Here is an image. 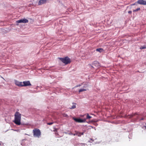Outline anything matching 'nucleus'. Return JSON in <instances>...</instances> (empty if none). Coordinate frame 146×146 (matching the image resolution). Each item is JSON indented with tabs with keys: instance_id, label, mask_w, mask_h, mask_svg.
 I'll list each match as a JSON object with an SVG mask.
<instances>
[{
	"instance_id": "nucleus-1",
	"label": "nucleus",
	"mask_w": 146,
	"mask_h": 146,
	"mask_svg": "<svg viewBox=\"0 0 146 146\" xmlns=\"http://www.w3.org/2000/svg\"><path fill=\"white\" fill-rule=\"evenodd\" d=\"M14 120V122L16 125H20L21 124V115L18 112H16L15 115Z\"/></svg>"
},
{
	"instance_id": "nucleus-2",
	"label": "nucleus",
	"mask_w": 146,
	"mask_h": 146,
	"mask_svg": "<svg viewBox=\"0 0 146 146\" xmlns=\"http://www.w3.org/2000/svg\"><path fill=\"white\" fill-rule=\"evenodd\" d=\"M33 133L34 137L39 138L41 135L40 130L37 128H35L33 130Z\"/></svg>"
},
{
	"instance_id": "nucleus-3",
	"label": "nucleus",
	"mask_w": 146,
	"mask_h": 146,
	"mask_svg": "<svg viewBox=\"0 0 146 146\" xmlns=\"http://www.w3.org/2000/svg\"><path fill=\"white\" fill-rule=\"evenodd\" d=\"M59 59L62 62L66 64L70 62V59L68 56H66L64 58H60Z\"/></svg>"
},
{
	"instance_id": "nucleus-4",
	"label": "nucleus",
	"mask_w": 146,
	"mask_h": 146,
	"mask_svg": "<svg viewBox=\"0 0 146 146\" xmlns=\"http://www.w3.org/2000/svg\"><path fill=\"white\" fill-rule=\"evenodd\" d=\"M73 119L75 121L79 123H84L86 122V119L85 118L83 119H78L73 117Z\"/></svg>"
},
{
	"instance_id": "nucleus-5",
	"label": "nucleus",
	"mask_w": 146,
	"mask_h": 146,
	"mask_svg": "<svg viewBox=\"0 0 146 146\" xmlns=\"http://www.w3.org/2000/svg\"><path fill=\"white\" fill-rule=\"evenodd\" d=\"M28 20L27 19H22L19 20H18L16 21L17 23H28Z\"/></svg>"
},
{
	"instance_id": "nucleus-6",
	"label": "nucleus",
	"mask_w": 146,
	"mask_h": 146,
	"mask_svg": "<svg viewBox=\"0 0 146 146\" xmlns=\"http://www.w3.org/2000/svg\"><path fill=\"white\" fill-rule=\"evenodd\" d=\"M23 83V84H22V86H26L31 85L29 81H23L22 82Z\"/></svg>"
},
{
	"instance_id": "nucleus-7",
	"label": "nucleus",
	"mask_w": 146,
	"mask_h": 146,
	"mask_svg": "<svg viewBox=\"0 0 146 146\" xmlns=\"http://www.w3.org/2000/svg\"><path fill=\"white\" fill-rule=\"evenodd\" d=\"M15 84L19 86H22V82H19L16 80H15Z\"/></svg>"
},
{
	"instance_id": "nucleus-8",
	"label": "nucleus",
	"mask_w": 146,
	"mask_h": 146,
	"mask_svg": "<svg viewBox=\"0 0 146 146\" xmlns=\"http://www.w3.org/2000/svg\"><path fill=\"white\" fill-rule=\"evenodd\" d=\"M46 0H40L38 2V5H42L43 4L46 3Z\"/></svg>"
},
{
	"instance_id": "nucleus-9",
	"label": "nucleus",
	"mask_w": 146,
	"mask_h": 146,
	"mask_svg": "<svg viewBox=\"0 0 146 146\" xmlns=\"http://www.w3.org/2000/svg\"><path fill=\"white\" fill-rule=\"evenodd\" d=\"M137 3L139 4L145 5V1L143 0H138L137 1Z\"/></svg>"
},
{
	"instance_id": "nucleus-10",
	"label": "nucleus",
	"mask_w": 146,
	"mask_h": 146,
	"mask_svg": "<svg viewBox=\"0 0 146 146\" xmlns=\"http://www.w3.org/2000/svg\"><path fill=\"white\" fill-rule=\"evenodd\" d=\"M84 132L81 133L77 132L74 134V135H77L79 137H80L81 135L84 134Z\"/></svg>"
},
{
	"instance_id": "nucleus-11",
	"label": "nucleus",
	"mask_w": 146,
	"mask_h": 146,
	"mask_svg": "<svg viewBox=\"0 0 146 146\" xmlns=\"http://www.w3.org/2000/svg\"><path fill=\"white\" fill-rule=\"evenodd\" d=\"M93 65L96 67H98L99 66V64L98 62L96 61L94 62L93 64Z\"/></svg>"
},
{
	"instance_id": "nucleus-12",
	"label": "nucleus",
	"mask_w": 146,
	"mask_h": 146,
	"mask_svg": "<svg viewBox=\"0 0 146 146\" xmlns=\"http://www.w3.org/2000/svg\"><path fill=\"white\" fill-rule=\"evenodd\" d=\"M96 50L97 51L99 52H102L103 51V49H102V48H98L97 49H96Z\"/></svg>"
},
{
	"instance_id": "nucleus-13",
	"label": "nucleus",
	"mask_w": 146,
	"mask_h": 146,
	"mask_svg": "<svg viewBox=\"0 0 146 146\" xmlns=\"http://www.w3.org/2000/svg\"><path fill=\"white\" fill-rule=\"evenodd\" d=\"M92 117L90 116L88 113H87L86 114V119H90Z\"/></svg>"
},
{
	"instance_id": "nucleus-14",
	"label": "nucleus",
	"mask_w": 146,
	"mask_h": 146,
	"mask_svg": "<svg viewBox=\"0 0 146 146\" xmlns=\"http://www.w3.org/2000/svg\"><path fill=\"white\" fill-rule=\"evenodd\" d=\"M86 91V89H80L78 92H79V93H80L81 92H83V91Z\"/></svg>"
},
{
	"instance_id": "nucleus-15",
	"label": "nucleus",
	"mask_w": 146,
	"mask_h": 146,
	"mask_svg": "<svg viewBox=\"0 0 146 146\" xmlns=\"http://www.w3.org/2000/svg\"><path fill=\"white\" fill-rule=\"evenodd\" d=\"M73 104H74V105H73L70 108L71 109H72L75 108H76V106L75 105L76 104L74 103H73Z\"/></svg>"
},
{
	"instance_id": "nucleus-16",
	"label": "nucleus",
	"mask_w": 146,
	"mask_h": 146,
	"mask_svg": "<svg viewBox=\"0 0 146 146\" xmlns=\"http://www.w3.org/2000/svg\"><path fill=\"white\" fill-rule=\"evenodd\" d=\"M146 48V46H142L140 48V49H143Z\"/></svg>"
},
{
	"instance_id": "nucleus-17",
	"label": "nucleus",
	"mask_w": 146,
	"mask_h": 146,
	"mask_svg": "<svg viewBox=\"0 0 146 146\" xmlns=\"http://www.w3.org/2000/svg\"><path fill=\"white\" fill-rule=\"evenodd\" d=\"M140 8H139L137 9H136L133 10V12H136V11H138L139 10H140Z\"/></svg>"
},
{
	"instance_id": "nucleus-18",
	"label": "nucleus",
	"mask_w": 146,
	"mask_h": 146,
	"mask_svg": "<svg viewBox=\"0 0 146 146\" xmlns=\"http://www.w3.org/2000/svg\"><path fill=\"white\" fill-rule=\"evenodd\" d=\"M53 122H50V123H47V125H51L53 123Z\"/></svg>"
},
{
	"instance_id": "nucleus-19",
	"label": "nucleus",
	"mask_w": 146,
	"mask_h": 146,
	"mask_svg": "<svg viewBox=\"0 0 146 146\" xmlns=\"http://www.w3.org/2000/svg\"><path fill=\"white\" fill-rule=\"evenodd\" d=\"M88 86V85L86 84H84L83 86L84 88H86Z\"/></svg>"
},
{
	"instance_id": "nucleus-20",
	"label": "nucleus",
	"mask_w": 146,
	"mask_h": 146,
	"mask_svg": "<svg viewBox=\"0 0 146 146\" xmlns=\"http://www.w3.org/2000/svg\"><path fill=\"white\" fill-rule=\"evenodd\" d=\"M142 127L143 129H146V126H143Z\"/></svg>"
},
{
	"instance_id": "nucleus-21",
	"label": "nucleus",
	"mask_w": 146,
	"mask_h": 146,
	"mask_svg": "<svg viewBox=\"0 0 146 146\" xmlns=\"http://www.w3.org/2000/svg\"><path fill=\"white\" fill-rule=\"evenodd\" d=\"M128 13L129 14H131L132 13V11H129L128 12Z\"/></svg>"
},
{
	"instance_id": "nucleus-22",
	"label": "nucleus",
	"mask_w": 146,
	"mask_h": 146,
	"mask_svg": "<svg viewBox=\"0 0 146 146\" xmlns=\"http://www.w3.org/2000/svg\"><path fill=\"white\" fill-rule=\"evenodd\" d=\"M69 135H74V134H73V133H69Z\"/></svg>"
},
{
	"instance_id": "nucleus-23",
	"label": "nucleus",
	"mask_w": 146,
	"mask_h": 146,
	"mask_svg": "<svg viewBox=\"0 0 146 146\" xmlns=\"http://www.w3.org/2000/svg\"><path fill=\"white\" fill-rule=\"evenodd\" d=\"M64 116L65 117H68V115L66 114H65L64 115Z\"/></svg>"
},
{
	"instance_id": "nucleus-24",
	"label": "nucleus",
	"mask_w": 146,
	"mask_h": 146,
	"mask_svg": "<svg viewBox=\"0 0 146 146\" xmlns=\"http://www.w3.org/2000/svg\"><path fill=\"white\" fill-rule=\"evenodd\" d=\"M82 85V84H79L78 85V86H81Z\"/></svg>"
},
{
	"instance_id": "nucleus-25",
	"label": "nucleus",
	"mask_w": 146,
	"mask_h": 146,
	"mask_svg": "<svg viewBox=\"0 0 146 146\" xmlns=\"http://www.w3.org/2000/svg\"><path fill=\"white\" fill-rule=\"evenodd\" d=\"M78 86H78V85H77V86H75V88H77V87H78Z\"/></svg>"
},
{
	"instance_id": "nucleus-26",
	"label": "nucleus",
	"mask_w": 146,
	"mask_h": 146,
	"mask_svg": "<svg viewBox=\"0 0 146 146\" xmlns=\"http://www.w3.org/2000/svg\"><path fill=\"white\" fill-rule=\"evenodd\" d=\"M144 119L143 118H142L141 119H140L141 120H143Z\"/></svg>"
},
{
	"instance_id": "nucleus-27",
	"label": "nucleus",
	"mask_w": 146,
	"mask_h": 146,
	"mask_svg": "<svg viewBox=\"0 0 146 146\" xmlns=\"http://www.w3.org/2000/svg\"><path fill=\"white\" fill-rule=\"evenodd\" d=\"M135 5V3H134V4H132V5Z\"/></svg>"
},
{
	"instance_id": "nucleus-28",
	"label": "nucleus",
	"mask_w": 146,
	"mask_h": 146,
	"mask_svg": "<svg viewBox=\"0 0 146 146\" xmlns=\"http://www.w3.org/2000/svg\"><path fill=\"white\" fill-rule=\"evenodd\" d=\"M145 5H146V1H145Z\"/></svg>"
},
{
	"instance_id": "nucleus-29",
	"label": "nucleus",
	"mask_w": 146,
	"mask_h": 146,
	"mask_svg": "<svg viewBox=\"0 0 146 146\" xmlns=\"http://www.w3.org/2000/svg\"><path fill=\"white\" fill-rule=\"evenodd\" d=\"M91 66L93 67V68H94V67H93V66Z\"/></svg>"
},
{
	"instance_id": "nucleus-30",
	"label": "nucleus",
	"mask_w": 146,
	"mask_h": 146,
	"mask_svg": "<svg viewBox=\"0 0 146 146\" xmlns=\"http://www.w3.org/2000/svg\"><path fill=\"white\" fill-rule=\"evenodd\" d=\"M90 142H91L90 141H89Z\"/></svg>"
},
{
	"instance_id": "nucleus-31",
	"label": "nucleus",
	"mask_w": 146,
	"mask_h": 146,
	"mask_svg": "<svg viewBox=\"0 0 146 146\" xmlns=\"http://www.w3.org/2000/svg\"><path fill=\"white\" fill-rule=\"evenodd\" d=\"M1 145V143H0V145Z\"/></svg>"
}]
</instances>
